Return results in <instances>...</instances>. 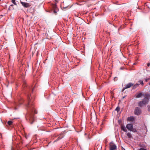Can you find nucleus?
<instances>
[{
    "instance_id": "nucleus-1",
    "label": "nucleus",
    "mask_w": 150,
    "mask_h": 150,
    "mask_svg": "<svg viewBox=\"0 0 150 150\" xmlns=\"http://www.w3.org/2000/svg\"><path fill=\"white\" fill-rule=\"evenodd\" d=\"M27 98V100L24 101L23 98H20L18 99V103L21 105L24 103L27 110V113L25 116L26 119L30 124H32L35 120L34 114H37V112L35 108L33 102L34 101L33 97L30 98V95L29 93H28Z\"/></svg>"
},
{
    "instance_id": "nucleus-2",
    "label": "nucleus",
    "mask_w": 150,
    "mask_h": 150,
    "mask_svg": "<svg viewBox=\"0 0 150 150\" xmlns=\"http://www.w3.org/2000/svg\"><path fill=\"white\" fill-rule=\"evenodd\" d=\"M150 97L149 94L148 93L145 94L144 99L142 101L138 102V105L140 107H142L144 105L148 104L149 102Z\"/></svg>"
},
{
    "instance_id": "nucleus-3",
    "label": "nucleus",
    "mask_w": 150,
    "mask_h": 150,
    "mask_svg": "<svg viewBox=\"0 0 150 150\" xmlns=\"http://www.w3.org/2000/svg\"><path fill=\"white\" fill-rule=\"evenodd\" d=\"M109 150H117L116 145L112 141L109 144Z\"/></svg>"
},
{
    "instance_id": "nucleus-4",
    "label": "nucleus",
    "mask_w": 150,
    "mask_h": 150,
    "mask_svg": "<svg viewBox=\"0 0 150 150\" xmlns=\"http://www.w3.org/2000/svg\"><path fill=\"white\" fill-rule=\"evenodd\" d=\"M141 110L138 107H136L135 108L134 111V113L135 115H139L141 113Z\"/></svg>"
},
{
    "instance_id": "nucleus-5",
    "label": "nucleus",
    "mask_w": 150,
    "mask_h": 150,
    "mask_svg": "<svg viewBox=\"0 0 150 150\" xmlns=\"http://www.w3.org/2000/svg\"><path fill=\"white\" fill-rule=\"evenodd\" d=\"M23 87L24 88L26 87V88H27V90H26L27 93H28L31 90V89L29 87L27 86L26 82L25 81L23 82Z\"/></svg>"
},
{
    "instance_id": "nucleus-6",
    "label": "nucleus",
    "mask_w": 150,
    "mask_h": 150,
    "mask_svg": "<svg viewBox=\"0 0 150 150\" xmlns=\"http://www.w3.org/2000/svg\"><path fill=\"white\" fill-rule=\"evenodd\" d=\"M52 8L53 10V13L54 14H56L57 12L58 11V9L56 4L53 5Z\"/></svg>"
},
{
    "instance_id": "nucleus-7",
    "label": "nucleus",
    "mask_w": 150,
    "mask_h": 150,
    "mask_svg": "<svg viewBox=\"0 0 150 150\" xmlns=\"http://www.w3.org/2000/svg\"><path fill=\"white\" fill-rule=\"evenodd\" d=\"M20 3L25 8H28L30 6V5L29 3L23 2L22 1H20Z\"/></svg>"
},
{
    "instance_id": "nucleus-8",
    "label": "nucleus",
    "mask_w": 150,
    "mask_h": 150,
    "mask_svg": "<svg viewBox=\"0 0 150 150\" xmlns=\"http://www.w3.org/2000/svg\"><path fill=\"white\" fill-rule=\"evenodd\" d=\"M126 128L130 131L133 128V125L131 124H128L126 125Z\"/></svg>"
},
{
    "instance_id": "nucleus-9",
    "label": "nucleus",
    "mask_w": 150,
    "mask_h": 150,
    "mask_svg": "<svg viewBox=\"0 0 150 150\" xmlns=\"http://www.w3.org/2000/svg\"><path fill=\"white\" fill-rule=\"evenodd\" d=\"M134 85V83L130 82L125 85V88H128Z\"/></svg>"
},
{
    "instance_id": "nucleus-10",
    "label": "nucleus",
    "mask_w": 150,
    "mask_h": 150,
    "mask_svg": "<svg viewBox=\"0 0 150 150\" xmlns=\"http://www.w3.org/2000/svg\"><path fill=\"white\" fill-rule=\"evenodd\" d=\"M64 137V135L63 134L61 133L59 135V136L58 137L57 139L55 140L54 141V142H56L58 141L59 140L61 139H62V138H63Z\"/></svg>"
},
{
    "instance_id": "nucleus-11",
    "label": "nucleus",
    "mask_w": 150,
    "mask_h": 150,
    "mask_svg": "<svg viewBox=\"0 0 150 150\" xmlns=\"http://www.w3.org/2000/svg\"><path fill=\"white\" fill-rule=\"evenodd\" d=\"M121 129L125 132H127V130L126 129V128L123 125H121Z\"/></svg>"
},
{
    "instance_id": "nucleus-12",
    "label": "nucleus",
    "mask_w": 150,
    "mask_h": 150,
    "mask_svg": "<svg viewBox=\"0 0 150 150\" xmlns=\"http://www.w3.org/2000/svg\"><path fill=\"white\" fill-rule=\"evenodd\" d=\"M134 118L132 116L128 117L127 118L128 120L129 121H134Z\"/></svg>"
},
{
    "instance_id": "nucleus-13",
    "label": "nucleus",
    "mask_w": 150,
    "mask_h": 150,
    "mask_svg": "<svg viewBox=\"0 0 150 150\" xmlns=\"http://www.w3.org/2000/svg\"><path fill=\"white\" fill-rule=\"evenodd\" d=\"M144 94H142V93H140L137 94L136 96V97L137 98H139L141 97L142 96L144 95Z\"/></svg>"
},
{
    "instance_id": "nucleus-14",
    "label": "nucleus",
    "mask_w": 150,
    "mask_h": 150,
    "mask_svg": "<svg viewBox=\"0 0 150 150\" xmlns=\"http://www.w3.org/2000/svg\"><path fill=\"white\" fill-rule=\"evenodd\" d=\"M138 84H139V85L140 84H141L142 85H144V83L143 82V81L142 80H139L138 82Z\"/></svg>"
},
{
    "instance_id": "nucleus-15",
    "label": "nucleus",
    "mask_w": 150,
    "mask_h": 150,
    "mask_svg": "<svg viewBox=\"0 0 150 150\" xmlns=\"http://www.w3.org/2000/svg\"><path fill=\"white\" fill-rule=\"evenodd\" d=\"M127 135L129 138H132V135L131 134L129 133L128 132L127 134Z\"/></svg>"
},
{
    "instance_id": "nucleus-16",
    "label": "nucleus",
    "mask_w": 150,
    "mask_h": 150,
    "mask_svg": "<svg viewBox=\"0 0 150 150\" xmlns=\"http://www.w3.org/2000/svg\"><path fill=\"white\" fill-rule=\"evenodd\" d=\"M139 86V84H138V83H136L135 85L134 84V85L133 86V89H135L136 88L138 87Z\"/></svg>"
},
{
    "instance_id": "nucleus-17",
    "label": "nucleus",
    "mask_w": 150,
    "mask_h": 150,
    "mask_svg": "<svg viewBox=\"0 0 150 150\" xmlns=\"http://www.w3.org/2000/svg\"><path fill=\"white\" fill-rule=\"evenodd\" d=\"M13 122L12 121H8L7 122V124L9 125H12Z\"/></svg>"
},
{
    "instance_id": "nucleus-18",
    "label": "nucleus",
    "mask_w": 150,
    "mask_h": 150,
    "mask_svg": "<svg viewBox=\"0 0 150 150\" xmlns=\"http://www.w3.org/2000/svg\"><path fill=\"white\" fill-rule=\"evenodd\" d=\"M130 131H132L134 132H137V130L135 128H132V129Z\"/></svg>"
},
{
    "instance_id": "nucleus-19",
    "label": "nucleus",
    "mask_w": 150,
    "mask_h": 150,
    "mask_svg": "<svg viewBox=\"0 0 150 150\" xmlns=\"http://www.w3.org/2000/svg\"><path fill=\"white\" fill-rule=\"evenodd\" d=\"M139 146L140 147H144L145 145L144 144H139Z\"/></svg>"
},
{
    "instance_id": "nucleus-20",
    "label": "nucleus",
    "mask_w": 150,
    "mask_h": 150,
    "mask_svg": "<svg viewBox=\"0 0 150 150\" xmlns=\"http://www.w3.org/2000/svg\"><path fill=\"white\" fill-rule=\"evenodd\" d=\"M115 110L117 111L118 112L120 110V108L119 107H117L115 109Z\"/></svg>"
},
{
    "instance_id": "nucleus-21",
    "label": "nucleus",
    "mask_w": 150,
    "mask_h": 150,
    "mask_svg": "<svg viewBox=\"0 0 150 150\" xmlns=\"http://www.w3.org/2000/svg\"><path fill=\"white\" fill-rule=\"evenodd\" d=\"M150 80V77L149 78H146L145 79V81L146 82H148V81Z\"/></svg>"
},
{
    "instance_id": "nucleus-22",
    "label": "nucleus",
    "mask_w": 150,
    "mask_h": 150,
    "mask_svg": "<svg viewBox=\"0 0 150 150\" xmlns=\"http://www.w3.org/2000/svg\"><path fill=\"white\" fill-rule=\"evenodd\" d=\"M16 0H11V1L13 3L14 5H16Z\"/></svg>"
},
{
    "instance_id": "nucleus-23",
    "label": "nucleus",
    "mask_w": 150,
    "mask_h": 150,
    "mask_svg": "<svg viewBox=\"0 0 150 150\" xmlns=\"http://www.w3.org/2000/svg\"><path fill=\"white\" fill-rule=\"evenodd\" d=\"M145 4H146V6H147L148 8H149V9H150V7L149 6V5H150V4H149V3H146Z\"/></svg>"
},
{
    "instance_id": "nucleus-24",
    "label": "nucleus",
    "mask_w": 150,
    "mask_h": 150,
    "mask_svg": "<svg viewBox=\"0 0 150 150\" xmlns=\"http://www.w3.org/2000/svg\"><path fill=\"white\" fill-rule=\"evenodd\" d=\"M13 6V4H11L10 5V6L9 7V9L10 10H12L13 9V8H12L11 7Z\"/></svg>"
},
{
    "instance_id": "nucleus-25",
    "label": "nucleus",
    "mask_w": 150,
    "mask_h": 150,
    "mask_svg": "<svg viewBox=\"0 0 150 150\" xmlns=\"http://www.w3.org/2000/svg\"><path fill=\"white\" fill-rule=\"evenodd\" d=\"M139 150H147L146 149L144 148H141L139 149Z\"/></svg>"
},
{
    "instance_id": "nucleus-26",
    "label": "nucleus",
    "mask_w": 150,
    "mask_h": 150,
    "mask_svg": "<svg viewBox=\"0 0 150 150\" xmlns=\"http://www.w3.org/2000/svg\"><path fill=\"white\" fill-rule=\"evenodd\" d=\"M108 142V141L107 139H106L105 140V144H107V142Z\"/></svg>"
},
{
    "instance_id": "nucleus-27",
    "label": "nucleus",
    "mask_w": 150,
    "mask_h": 150,
    "mask_svg": "<svg viewBox=\"0 0 150 150\" xmlns=\"http://www.w3.org/2000/svg\"><path fill=\"white\" fill-rule=\"evenodd\" d=\"M126 89V88H125V87L123 88V89H122V91L123 92Z\"/></svg>"
},
{
    "instance_id": "nucleus-28",
    "label": "nucleus",
    "mask_w": 150,
    "mask_h": 150,
    "mask_svg": "<svg viewBox=\"0 0 150 150\" xmlns=\"http://www.w3.org/2000/svg\"><path fill=\"white\" fill-rule=\"evenodd\" d=\"M28 136H27L26 135H25V138L26 139H27L28 138Z\"/></svg>"
},
{
    "instance_id": "nucleus-29",
    "label": "nucleus",
    "mask_w": 150,
    "mask_h": 150,
    "mask_svg": "<svg viewBox=\"0 0 150 150\" xmlns=\"http://www.w3.org/2000/svg\"><path fill=\"white\" fill-rule=\"evenodd\" d=\"M150 65V63H148L147 64V66L148 67H149Z\"/></svg>"
},
{
    "instance_id": "nucleus-30",
    "label": "nucleus",
    "mask_w": 150,
    "mask_h": 150,
    "mask_svg": "<svg viewBox=\"0 0 150 150\" xmlns=\"http://www.w3.org/2000/svg\"><path fill=\"white\" fill-rule=\"evenodd\" d=\"M122 150H125L124 148H122Z\"/></svg>"
},
{
    "instance_id": "nucleus-31",
    "label": "nucleus",
    "mask_w": 150,
    "mask_h": 150,
    "mask_svg": "<svg viewBox=\"0 0 150 150\" xmlns=\"http://www.w3.org/2000/svg\"><path fill=\"white\" fill-rule=\"evenodd\" d=\"M3 16V15H0V16H1V17H2V16Z\"/></svg>"
},
{
    "instance_id": "nucleus-32",
    "label": "nucleus",
    "mask_w": 150,
    "mask_h": 150,
    "mask_svg": "<svg viewBox=\"0 0 150 150\" xmlns=\"http://www.w3.org/2000/svg\"><path fill=\"white\" fill-rule=\"evenodd\" d=\"M149 85L150 86V82H149Z\"/></svg>"
},
{
    "instance_id": "nucleus-33",
    "label": "nucleus",
    "mask_w": 150,
    "mask_h": 150,
    "mask_svg": "<svg viewBox=\"0 0 150 150\" xmlns=\"http://www.w3.org/2000/svg\"><path fill=\"white\" fill-rule=\"evenodd\" d=\"M33 89H32V92H33Z\"/></svg>"
}]
</instances>
